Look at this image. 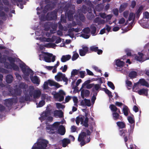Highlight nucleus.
<instances>
[{
	"label": "nucleus",
	"mask_w": 149,
	"mask_h": 149,
	"mask_svg": "<svg viewBox=\"0 0 149 149\" xmlns=\"http://www.w3.org/2000/svg\"><path fill=\"white\" fill-rule=\"evenodd\" d=\"M56 106L57 108L60 109V108H63L65 107V106L61 103H57L56 104Z\"/></svg>",
	"instance_id": "680f3d73"
},
{
	"label": "nucleus",
	"mask_w": 149,
	"mask_h": 149,
	"mask_svg": "<svg viewBox=\"0 0 149 149\" xmlns=\"http://www.w3.org/2000/svg\"><path fill=\"white\" fill-rule=\"evenodd\" d=\"M54 115L55 116H58L59 118H61L63 116V113L61 110H55L54 112Z\"/></svg>",
	"instance_id": "6ab92c4d"
},
{
	"label": "nucleus",
	"mask_w": 149,
	"mask_h": 149,
	"mask_svg": "<svg viewBox=\"0 0 149 149\" xmlns=\"http://www.w3.org/2000/svg\"><path fill=\"white\" fill-rule=\"evenodd\" d=\"M13 103V99L9 98L5 100V104L8 107H11Z\"/></svg>",
	"instance_id": "f3484780"
},
{
	"label": "nucleus",
	"mask_w": 149,
	"mask_h": 149,
	"mask_svg": "<svg viewBox=\"0 0 149 149\" xmlns=\"http://www.w3.org/2000/svg\"><path fill=\"white\" fill-rule=\"evenodd\" d=\"M107 85L113 90L115 89V86L112 82L110 81H108L107 82Z\"/></svg>",
	"instance_id": "09e8293b"
},
{
	"label": "nucleus",
	"mask_w": 149,
	"mask_h": 149,
	"mask_svg": "<svg viewBox=\"0 0 149 149\" xmlns=\"http://www.w3.org/2000/svg\"><path fill=\"white\" fill-rule=\"evenodd\" d=\"M71 58V56L70 55H63L61 58V61L62 62H65L70 60Z\"/></svg>",
	"instance_id": "5701e85b"
},
{
	"label": "nucleus",
	"mask_w": 149,
	"mask_h": 149,
	"mask_svg": "<svg viewBox=\"0 0 149 149\" xmlns=\"http://www.w3.org/2000/svg\"><path fill=\"white\" fill-rule=\"evenodd\" d=\"M116 124L119 129L125 128L126 125L124 122L118 121L116 123Z\"/></svg>",
	"instance_id": "cd10ccee"
},
{
	"label": "nucleus",
	"mask_w": 149,
	"mask_h": 149,
	"mask_svg": "<svg viewBox=\"0 0 149 149\" xmlns=\"http://www.w3.org/2000/svg\"><path fill=\"white\" fill-rule=\"evenodd\" d=\"M60 125L59 122H55L52 125H48L46 127L47 132L49 134H55L57 129L58 133L61 135H64L65 132V127L63 125Z\"/></svg>",
	"instance_id": "f257e3e1"
},
{
	"label": "nucleus",
	"mask_w": 149,
	"mask_h": 149,
	"mask_svg": "<svg viewBox=\"0 0 149 149\" xmlns=\"http://www.w3.org/2000/svg\"><path fill=\"white\" fill-rule=\"evenodd\" d=\"M128 120L130 123L131 124L134 123V125L135 120L132 117L129 116L128 117Z\"/></svg>",
	"instance_id": "603ef678"
},
{
	"label": "nucleus",
	"mask_w": 149,
	"mask_h": 149,
	"mask_svg": "<svg viewBox=\"0 0 149 149\" xmlns=\"http://www.w3.org/2000/svg\"><path fill=\"white\" fill-rule=\"evenodd\" d=\"M79 57V55L78 53H74L72 56V61H74L76 60Z\"/></svg>",
	"instance_id": "3c124183"
},
{
	"label": "nucleus",
	"mask_w": 149,
	"mask_h": 149,
	"mask_svg": "<svg viewBox=\"0 0 149 149\" xmlns=\"http://www.w3.org/2000/svg\"><path fill=\"white\" fill-rule=\"evenodd\" d=\"M41 94V92L40 90H35L33 96L34 99H38L40 97Z\"/></svg>",
	"instance_id": "aec40b11"
},
{
	"label": "nucleus",
	"mask_w": 149,
	"mask_h": 149,
	"mask_svg": "<svg viewBox=\"0 0 149 149\" xmlns=\"http://www.w3.org/2000/svg\"><path fill=\"white\" fill-rule=\"evenodd\" d=\"M49 113L48 111L43 112L41 116L39 118V119L41 121L46 120L49 116Z\"/></svg>",
	"instance_id": "4468645a"
},
{
	"label": "nucleus",
	"mask_w": 149,
	"mask_h": 149,
	"mask_svg": "<svg viewBox=\"0 0 149 149\" xmlns=\"http://www.w3.org/2000/svg\"><path fill=\"white\" fill-rule=\"evenodd\" d=\"M90 29L89 27H87L84 28L83 30V32L86 34H89L90 32Z\"/></svg>",
	"instance_id": "8fccbe9b"
},
{
	"label": "nucleus",
	"mask_w": 149,
	"mask_h": 149,
	"mask_svg": "<svg viewBox=\"0 0 149 149\" xmlns=\"http://www.w3.org/2000/svg\"><path fill=\"white\" fill-rule=\"evenodd\" d=\"M85 112L84 116L80 115L77 117L75 121L77 125H79L80 122L81 125L87 128L88 127L89 119L88 117V113Z\"/></svg>",
	"instance_id": "f03ea898"
},
{
	"label": "nucleus",
	"mask_w": 149,
	"mask_h": 149,
	"mask_svg": "<svg viewBox=\"0 0 149 149\" xmlns=\"http://www.w3.org/2000/svg\"><path fill=\"white\" fill-rule=\"evenodd\" d=\"M47 81L48 84L51 86H54L55 82V81L50 79H48Z\"/></svg>",
	"instance_id": "4d7b16f0"
},
{
	"label": "nucleus",
	"mask_w": 149,
	"mask_h": 149,
	"mask_svg": "<svg viewBox=\"0 0 149 149\" xmlns=\"http://www.w3.org/2000/svg\"><path fill=\"white\" fill-rule=\"evenodd\" d=\"M101 85L100 84H94V87L92 88V91L94 92L95 91H98L99 89L101 88Z\"/></svg>",
	"instance_id": "f704fd0d"
},
{
	"label": "nucleus",
	"mask_w": 149,
	"mask_h": 149,
	"mask_svg": "<svg viewBox=\"0 0 149 149\" xmlns=\"http://www.w3.org/2000/svg\"><path fill=\"white\" fill-rule=\"evenodd\" d=\"M87 53L84 51L83 49H80L79 50V54L81 56H84Z\"/></svg>",
	"instance_id": "5fc2aeb1"
},
{
	"label": "nucleus",
	"mask_w": 149,
	"mask_h": 149,
	"mask_svg": "<svg viewBox=\"0 0 149 149\" xmlns=\"http://www.w3.org/2000/svg\"><path fill=\"white\" fill-rule=\"evenodd\" d=\"M73 100L74 104V105L75 106L76 105L78 102V99L77 97L75 96L73 97Z\"/></svg>",
	"instance_id": "e2e57ef3"
},
{
	"label": "nucleus",
	"mask_w": 149,
	"mask_h": 149,
	"mask_svg": "<svg viewBox=\"0 0 149 149\" xmlns=\"http://www.w3.org/2000/svg\"><path fill=\"white\" fill-rule=\"evenodd\" d=\"M79 72V70L77 69L73 70L71 72V77L74 76L78 74Z\"/></svg>",
	"instance_id": "a19ab883"
},
{
	"label": "nucleus",
	"mask_w": 149,
	"mask_h": 149,
	"mask_svg": "<svg viewBox=\"0 0 149 149\" xmlns=\"http://www.w3.org/2000/svg\"><path fill=\"white\" fill-rule=\"evenodd\" d=\"M98 47H96L95 46H93L91 47H90V50L92 52H96L98 50Z\"/></svg>",
	"instance_id": "de8ad7c7"
},
{
	"label": "nucleus",
	"mask_w": 149,
	"mask_h": 149,
	"mask_svg": "<svg viewBox=\"0 0 149 149\" xmlns=\"http://www.w3.org/2000/svg\"><path fill=\"white\" fill-rule=\"evenodd\" d=\"M86 136V134L85 132H81L79 134L78 138L79 141L80 142L82 140H85Z\"/></svg>",
	"instance_id": "2eb2a0df"
},
{
	"label": "nucleus",
	"mask_w": 149,
	"mask_h": 149,
	"mask_svg": "<svg viewBox=\"0 0 149 149\" xmlns=\"http://www.w3.org/2000/svg\"><path fill=\"white\" fill-rule=\"evenodd\" d=\"M19 87L22 89H26L28 87V85L25 83H21L19 85Z\"/></svg>",
	"instance_id": "e433bc0d"
},
{
	"label": "nucleus",
	"mask_w": 149,
	"mask_h": 149,
	"mask_svg": "<svg viewBox=\"0 0 149 149\" xmlns=\"http://www.w3.org/2000/svg\"><path fill=\"white\" fill-rule=\"evenodd\" d=\"M79 19L80 20L83 22H84L85 20L84 15L82 13H79Z\"/></svg>",
	"instance_id": "37998d69"
},
{
	"label": "nucleus",
	"mask_w": 149,
	"mask_h": 149,
	"mask_svg": "<svg viewBox=\"0 0 149 149\" xmlns=\"http://www.w3.org/2000/svg\"><path fill=\"white\" fill-rule=\"evenodd\" d=\"M55 78L58 81H63L65 82V85L68 84V79L66 77L65 74H63L61 72H58L57 74L55 76Z\"/></svg>",
	"instance_id": "0eeeda50"
},
{
	"label": "nucleus",
	"mask_w": 149,
	"mask_h": 149,
	"mask_svg": "<svg viewBox=\"0 0 149 149\" xmlns=\"http://www.w3.org/2000/svg\"><path fill=\"white\" fill-rule=\"evenodd\" d=\"M128 108L126 106H125V107L123 108V111L124 114L126 116H128Z\"/></svg>",
	"instance_id": "79ce46f5"
},
{
	"label": "nucleus",
	"mask_w": 149,
	"mask_h": 149,
	"mask_svg": "<svg viewBox=\"0 0 149 149\" xmlns=\"http://www.w3.org/2000/svg\"><path fill=\"white\" fill-rule=\"evenodd\" d=\"M63 67L62 66L60 68V69L62 70V71L63 72H65L67 70L68 67L66 65H64L63 68Z\"/></svg>",
	"instance_id": "bf43d9fd"
},
{
	"label": "nucleus",
	"mask_w": 149,
	"mask_h": 149,
	"mask_svg": "<svg viewBox=\"0 0 149 149\" xmlns=\"http://www.w3.org/2000/svg\"><path fill=\"white\" fill-rule=\"evenodd\" d=\"M8 60L10 62V64L8 62H5L4 63L5 67L7 69H12L14 70L18 71L19 70V67L15 63V59L11 57H8L7 58Z\"/></svg>",
	"instance_id": "20e7f679"
},
{
	"label": "nucleus",
	"mask_w": 149,
	"mask_h": 149,
	"mask_svg": "<svg viewBox=\"0 0 149 149\" xmlns=\"http://www.w3.org/2000/svg\"><path fill=\"white\" fill-rule=\"evenodd\" d=\"M135 15H134L133 13L131 12L129 14L128 20L129 21H130L133 20V21H134L135 19Z\"/></svg>",
	"instance_id": "ea45409f"
},
{
	"label": "nucleus",
	"mask_w": 149,
	"mask_h": 149,
	"mask_svg": "<svg viewBox=\"0 0 149 149\" xmlns=\"http://www.w3.org/2000/svg\"><path fill=\"white\" fill-rule=\"evenodd\" d=\"M120 135L124 137V140L126 143L129 139L127 132L126 130L122 129L119 130Z\"/></svg>",
	"instance_id": "1a4fd4ad"
},
{
	"label": "nucleus",
	"mask_w": 149,
	"mask_h": 149,
	"mask_svg": "<svg viewBox=\"0 0 149 149\" xmlns=\"http://www.w3.org/2000/svg\"><path fill=\"white\" fill-rule=\"evenodd\" d=\"M113 14L116 16H117L118 15V8H116L113 9Z\"/></svg>",
	"instance_id": "13d9d810"
},
{
	"label": "nucleus",
	"mask_w": 149,
	"mask_h": 149,
	"mask_svg": "<svg viewBox=\"0 0 149 149\" xmlns=\"http://www.w3.org/2000/svg\"><path fill=\"white\" fill-rule=\"evenodd\" d=\"M19 66L20 68L21 69V70L24 73L25 71H26V67L27 66L26 64L24 63H21L19 65Z\"/></svg>",
	"instance_id": "4c0bfd02"
},
{
	"label": "nucleus",
	"mask_w": 149,
	"mask_h": 149,
	"mask_svg": "<svg viewBox=\"0 0 149 149\" xmlns=\"http://www.w3.org/2000/svg\"><path fill=\"white\" fill-rule=\"evenodd\" d=\"M57 10H54L51 12L48 13L46 16V19L49 21L56 19L57 17Z\"/></svg>",
	"instance_id": "6e6552de"
},
{
	"label": "nucleus",
	"mask_w": 149,
	"mask_h": 149,
	"mask_svg": "<svg viewBox=\"0 0 149 149\" xmlns=\"http://www.w3.org/2000/svg\"><path fill=\"white\" fill-rule=\"evenodd\" d=\"M48 141L45 140H42L38 142L37 144V146H33L32 149H48L46 148L48 144Z\"/></svg>",
	"instance_id": "423d86ee"
},
{
	"label": "nucleus",
	"mask_w": 149,
	"mask_h": 149,
	"mask_svg": "<svg viewBox=\"0 0 149 149\" xmlns=\"http://www.w3.org/2000/svg\"><path fill=\"white\" fill-rule=\"evenodd\" d=\"M34 88L33 86H30L29 87V89L28 91H28L29 93V95L30 97H32L33 95L34 92Z\"/></svg>",
	"instance_id": "bb28decb"
},
{
	"label": "nucleus",
	"mask_w": 149,
	"mask_h": 149,
	"mask_svg": "<svg viewBox=\"0 0 149 149\" xmlns=\"http://www.w3.org/2000/svg\"><path fill=\"white\" fill-rule=\"evenodd\" d=\"M90 94V91L87 90H82L81 91V96L83 99L84 98V96L87 97Z\"/></svg>",
	"instance_id": "ddd939ff"
},
{
	"label": "nucleus",
	"mask_w": 149,
	"mask_h": 149,
	"mask_svg": "<svg viewBox=\"0 0 149 149\" xmlns=\"http://www.w3.org/2000/svg\"><path fill=\"white\" fill-rule=\"evenodd\" d=\"M16 77L18 80H20L22 79V78L21 76L18 73L16 72L15 73Z\"/></svg>",
	"instance_id": "69168bd1"
},
{
	"label": "nucleus",
	"mask_w": 149,
	"mask_h": 149,
	"mask_svg": "<svg viewBox=\"0 0 149 149\" xmlns=\"http://www.w3.org/2000/svg\"><path fill=\"white\" fill-rule=\"evenodd\" d=\"M134 125H130V128L129 129L127 133L128 135L130 138V137L131 134H132L134 131Z\"/></svg>",
	"instance_id": "72a5a7b5"
},
{
	"label": "nucleus",
	"mask_w": 149,
	"mask_h": 149,
	"mask_svg": "<svg viewBox=\"0 0 149 149\" xmlns=\"http://www.w3.org/2000/svg\"><path fill=\"white\" fill-rule=\"evenodd\" d=\"M61 141L62 143V146L63 147H66L70 142V140L68 138L63 139Z\"/></svg>",
	"instance_id": "4be33fe9"
},
{
	"label": "nucleus",
	"mask_w": 149,
	"mask_h": 149,
	"mask_svg": "<svg viewBox=\"0 0 149 149\" xmlns=\"http://www.w3.org/2000/svg\"><path fill=\"white\" fill-rule=\"evenodd\" d=\"M30 95L27 93V92H26V93H25V96L24 97V100H25L26 101H30Z\"/></svg>",
	"instance_id": "49530a36"
},
{
	"label": "nucleus",
	"mask_w": 149,
	"mask_h": 149,
	"mask_svg": "<svg viewBox=\"0 0 149 149\" xmlns=\"http://www.w3.org/2000/svg\"><path fill=\"white\" fill-rule=\"evenodd\" d=\"M104 91L109 96V98H111L113 97V95H112L111 92L109 91L107 89H105L104 90Z\"/></svg>",
	"instance_id": "c03bdc74"
},
{
	"label": "nucleus",
	"mask_w": 149,
	"mask_h": 149,
	"mask_svg": "<svg viewBox=\"0 0 149 149\" xmlns=\"http://www.w3.org/2000/svg\"><path fill=\"white\" fill-rule=\"evenodd\" d=\"M23 73L26 76H29V74H30V77H31L33 75V72L30 68H28Z\"/></svg>",
	"instance_id": "393cba45"
},
{
	"label": "nucleus",
	"mask_w": 149,
	"mask_h": 149,
	"mask_svg": "<svg viewBox=\"0 0 149 149\" xmlns=\"http://www.w3.org/2000/svg\"><path fill=\"white\" fill-rule=\"evenodd\" d=\"M128 4L126 3H124L122 4L119 8V11L120 13H121L127 7Z\"/></svg>",
	"instance_id": "b1692460"
},
{
	"label": "nucleus",
	"mask_w": 149,
	"mask_h": 149,
	"mask_svg": "<svg viewBox=\"0 0 149 149\" xmlns=\"http://www.w3.org/2000/svg\"><path fill=\"white\" fill-rule=\"evenodd\" d=\"M113 17V15L111 14L107 15L106 16V20L107 21H108L111 19Z\"/></svg>",
	"instance_id": "774afa93"
},
{
	"label": "nucleus",
	"mask_w": 149,
	"mask_h": 149,
	"mask_svg": "<svg viewBox=\"0 0 149 149\" xmlns=\"http://www.w3.org/2000/svg\"><path fill=\"white\" fill-rule=\"evenodd\" d=\"M84 101L85 105L88 107H90L91 106V102L89 100L85 98L84 99Z\"/></svg>",
	"instance_id": "a18cd8bd"
},
{
	"label": "nucleus",
	"mask_w": 149,
	"mask_h": 149,
	"mask_svg": "<svg viewBox=\"0 0 149 149\" xmlns=\"http://www.w3.org/2000/svg\"><path fill=\"white\" fill-rule=\"evenodd\" d=\"M88 4L89 6L90 7L88 8V12L89 13H91L92 12V10L91 8H93L94 7V5L90 1L88 3Z\"/></svg>",
	"instance_id": "c9c22d12"
},
{
	"label": "nucleus",
	"mask_w": 149,
	"mask_h": 149,
	"mask_svg": "<svg viewBox=\"0 0 149 149\" xmlns=\"http://www.w3.org/2000/svg\"><path fill=\"white\" fill-rule=\"evenodd\" d=\"M90 28L91 29V33L93 35H95L96 31V27L94 24H92L91 25Z\"/></svg>",
	"instance_id": "2f4dec72"
},
{
	"label": "nucleus",
	"mask_w": 149,
	"mask_h": 149,
	"mask_svg": "<svg viewBox=\"0 0 149 149\" xmlns=\"http://www.w3.org/2000/svg\"><path fill=\"white\" fill-rule=\"evenodd\" d=\"M129 14V11L128 10H126L123 13V16L125 18H127Z\"/></svg>",
	"instance_id": "052dcab7"
},
{
	"label": "nucleus",
	"mask_w": 149,
	"mask_h": 149,
	"mask_svg": "<svg viewBox=\"0 0 149 149\" xmlns=\"http://www.w3.org/2000/svg\"><path fill=\"white\" fill-rule=\"evenodd\" d=\"M116 64L118 67L120 68L123 67L125 63L122 61L118 59L116 61Z\"/></svg>",
	"instance_id": "473e14b6"
},
{
	"label": "nucleus",
	"mask_w": 149,
	"mask_h": 149,
	"mask_svg": "<svg viewBox=\"0 0 149 149\" xmlns=\"http://www.w3.org/2000/svg\"><path fill=\"white\" fill-rule=\"evenodd\" d=\"M109 108L113 112L112 115L113 119L115 120H121L122 118V117L117 112V108L113 104L110 105Z\"/></svg>",
	"instance_id": "39448f33"
},
{
	"label": "nucleus",
	"mask_w": 149,
	"mask_h": 149,
	"mask_svg": "<svg viewBox=\"0 0 149 149\" xmlns=\"http://www.w3.org/2000/svg\"><path fill=\"white\" fill-rule=\"evenodd\" d=\"M138 55H135V58L137 61H142L143 54L142 53L139 52L138 53Z\"/></svg>",
	"instance_id": "c85d7f7f"
},
{
	"label": "nucleus",
	"mask_w": 149,
	"mask_h": 149,
	"mask_svg": "<svg viewBox=\"0 0 149 149\" xmlns=\"http://www.w3.org/2000/svg\"><path fill=\"white\" fill-rule=\"evenodd\" d=\"M13 79V77L12 75L8 74L6 76V81L7 83L10 84L12 82Z\"/></svg>",
	"instance_id": "412c9836"
},
{
	"label": "nucleus",
	"mask_w": 149,
	"mask_h": 149,
	"mask_svg": "<svg viewBox=\"0 0 149 149\" xmlns=\"http://www.w3.org/2000/svg\"><path fill=\"white\" fill-rule=\"evenodd\" d=\"M148 89L147 88H142L138 91V93L140 95H145L147 96L148 95Z\"/></svg>",
	"instance_id": "a211bd4d"
},
{
	"label": "nucleus",
	"mask_w": 149,
	"mask_h": 149,
	"mask_svg": "<svg viewBox=\"0 0 149 149\" xmlns=\"http://www.w3.org/2000/svg\"><path fill=\"white\" fill-rule=\"evenodd\" d=\"M45 54L47 56H45L44 57V60L46 62L48 63L51 62V57H52L53 55L52 54L49 53L48 52H45Z\"/></svg>",
	"instance_id": "f8f14e48"
},
{
	"label": "nucleus",
	"mask_w": 149,
	"mask_h": 149,
	"mask_svg": "<svg viewBox=\"0 0 149 149\" xmlns=\"http://www.w3.org/2000/svg\"><path fill=\"white\" fill-rule=\"evenodd\" d=\"M45 104L44 100H42L39 103L38 105H37V107H42Z\"/></svg>",
	"instance_id": "864d4df0"
},
{
	"label": "nucleus",
	"mask_w": 149,
	"mask_h": 149,
	"mask_svg": "<svg viewBox=\"0 0 149 149\" xmlns=\"http://www.w3.org/2000/svg\"><path fill=\"white\" fill-rule=\"evenodd\" d=\"M48 83L47 82V81L44 82L43 84L44 89H47L48 88Z\"/></svg>",
	"instance_id": "0e129e2a"
},
{
	"label": "nucleus",
	"mask_w": 149,
	"mask_h": 149,
	"mask_svg": "<svg viewBox=\"0 0 149 149\" xmlns=\"http://www.w3.org/2000/svg\"><path fill=\"white\" fill-rule=\"evenodd\" d=\"M139 83L142 86H145L148 87H149L148 83L144 79H140Z\"/></svg>",
	"instance_id": "a878e982"
},
{
	"label": "nucleus",
	"mask_w": 149,
	"mask_h": 149,
	"mask_svg": "<svg viewBox=\"0 0 149 149\" xmlns=\"http://www.w3.org/2000/svg\"><path fill=\"white\" fill-rule=\"evenodd\" d=\"M137 72L135 71H132L130 72L128 75L129 77L131 79H134L136 77Z\"/></svg>",
	"instance_id": "7c9ffc66"
},
{
	"label": "nucleus",
	"mask_w": 149,
	"mask_h": 149,
	"mask_svg": "<svg viewBox=\"0 0 149 149\" xmlns=\"http://www.w3.org/2000/svg\"><path fill=\"white\" fill-rule=\"evenodd\" d=\"M143 7L142 6H141L139 7V8L137 10L136 13V17L138 18H139V17L142 13V11L143 9Z\"/></svg>",
	"instance_id": "c756f323"
},
{
	"label": "nucleus",
	"mask_w": 149,
	"mask_h": 149,
	"mask_svg": "<svg viewBox=\"0 0 149 149\" xmlns=\"http://www.w3.org/2000/svg\"><path fill=\"white\" fill-rule=\"evenodd\" d=\"M19 66L20 68L21 69V70L24 73L25 71H26V67L27 66L26 64L24 63H21L19 65Z\"/></svg>",
	"instance_id": "58836bf2"
},
{
	"label": "nucleus",
	"mask_w": 149,
	"mask_h": 149,
	"mask_svg": "<svg viewBox=\"0 0 149 149\" xmlns=\"http://www.w3.org/2000/svg\"><path fill=\"white\" fill-rule=\"evenodd\" d=\"M30 79L32 82L34 84H36L39 85L40 83V80L39 78L36 76H34L33 77V76L30 77Z\"/></svg>",
	"instance_id": "9b49d317"
},
{
	"label": "nucleus",
	"mask_w": 149,
	"mask_h": 149,
	"mask_svg": "<svg viewBox=\"0 0 149 149\" xmlns=\"http://www.w3.org/2000/svg\"><path fill=\"white\" fill-rule=\"evenodd\" d=\"M75 7L74 5L68 3L66 4L64 7V9L65 11V14L69 19L73 18V15L75 11Z\"/></svg>",
	"instance_id": "7ed1b4c3"
},
{
	"label": "nucleus",
	"mask_w": 149,
	"mask_h": 149,
	"mask_svg": "<svg viewBox=\"0 0 149 149\" xmlns=\"http://www.w3.org/2000/svg\"><path fill=\"white\" fill-rule=\"evenodd\" d=\"M57 3V1H54L53 2H51L49 4H48L46 5L44 8L46 9L49 10V9H51L53 8H54Z\"/></svg>",
	"instance_id": "dca6fc26"
},
{
	"label": "nucleus",
	"mask_w": 149,
	"mask_h": 149,
	"mask_svg": "<svg viewBox=\"0 0 149 149\" xmlns=\"http://www.w3.org/2000/svg\"><path fill=\"white\" fill-rule=\"evenodd\" d=\"M10 92L13 96H20L21 94L22 91L21 89L17 88L12 91H10Z\"/></svg>",
	"instance_id": "9d476101"
},
{
	"label": "nucleus",
	"mask_w": 149,
	"mask_h": 149,
	"mask_svg": "<svg viewBox=\"0 0 149 149\" xmlns=\"http://www.w3.org/2000/svg\"><path fill=\"white\" fill-rule=\"evenodd\" d=\"M79 74L80 75V77L82 78H84L85 76V74L86 72L84 71H79Z\"/></svg>",
	"instance_id": "6e6d98bb"
},
{
	"label": "nucleus",
	"mask_w": 149,
	"mask_h": 149,
	"mask_svg": "<svg viewBox=\"0 0 149 149\" xmlns=\"http://www.w3.org/2000/svg\"><path fill=\"white\" fill-rule=\"evenodd\" d=\"M136 4V2L135 1L133 0L131 2V7L132 8H134Z\"/></svg>",
	"instance_id": "338daca9"
}]
</instances>
